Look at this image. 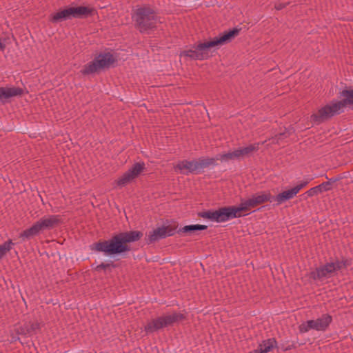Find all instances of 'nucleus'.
<instances>
[{"instance_id": "nucleus-18", "label": "nucleus", "mask_w": 353, "mask_h": 353, "mask_svg": "<svg viewBox=\"0 0 353 353\" xmlns=\"http://www.w3.org/2000/svg\"><path fill=\"white\" fill-rule=\"evenodd\" d=\"M208 226L205 225H200V224H194V225H185L183 228H181L178 230V234H187L189 235L194 234L198 231H202L207 230Z\"/></svg>"}, {"instance_id": "nucleus-20", "label": "nucleus", "mask_w": 353, "mask_h": 353, "mask_svg": "<svg viewBox=\"0 0 353 353\" xmlns=\"http://www.w3.org/2000/svg\"><path fill=\"white\" fill-rule=\"evenodd\" d=\"M315 321L318 331H325L332 321V316L329 314H324Z\"/></svg>"}, {"instance_id": "nucleus-7", "label": "nucleus", "mask_w": 353, "mask_h": 353, "mask_svg": "<svg viewBox=\"0 0 353 353\" xmlns=\"http://www.w3.org/2000/svg\"><path fill=\"white\" fill-rule=\"evenodd\" d=\"M185 319L186 316L185 314L174 312L171 314L163 315L152 319L145 325L144 331L146 334H152Z\"/></svg>"}, {"instance_id": "nucleus-6", "label": "nucleus", "mask_w": 353, "mask_h": 353, "mask_svg": "<svg viewBox=\"0 0 353 353\" xmlns=\"http://www.w3.org/2000/svg\"><path fill=\"white\" fill-rule=\"evenodd\" d=\"M96 12V10L90 6L66 7L63 10L51 14L50 21L52 23H57L72 18L86 19L93 16Z\"/></svg>"}, {"instance_id": "nucleus-8", "label": "nucleus", "mask_w": 353, "mask_h": 353, "mask_svg": "<svg viewBox=\"0 0 353 353\" xmlns=\"http://www.w3.org/2000/svg\"><path fill=\"white\" fill-rule=\"evenodd\" d=\"M117 61V59L110 52H101L92 61L85 64L81 72L83 75H88L101 70L108 69Z\"/></svg>"}, {"instance_id": "nucleus-19", "label": "nucleus", "mask_w": 353, "mask_h": 353, "mask_svg": "<svg viewBox=\"0 0 353 353\" xmlns=\"http://www.w3.org/2000/svg\"><path fill=\"white\" fill-rule=\"evenodd\" d=\"M332 190V188H330V184L326 182H323L314 188H310L307 192H305V195H306L305 199L307 197H312L319 194H321L323 192H327Z\"/></svg>"}, {"instance_id": "nucleus-12", "label": "nucleus", "mask_w": 353, "mask_h": 353, "mask_svg": "<svg viewBox=\"0 0 353 353\" xmlns=\"http://www.w3.org/2000/svg\"><path fill=\"white\" fill-rule=\"evenodd\" d=\"M40 330L41 324L38 321L26 322L23 325L19 326L14 330L17 335H23L25 336H31L33 334H37Z\"/></svg>"}, {"instance_id": "nucleus-29", "label": "nucleus", "mask_w": 353, "mask_h": 353, "mask_svg": "<svg viewBox=\"0 0 353 353\" xmlns=\"http://www.w3.org/2000/svg\"><path fill=\"white\" fill-rule=\"evenodd\" d=\"M325 178H326L327 179H328V181H325V182H326L327 183L330 184V188H332V184H333V183H336V182H338V181H341V179H343V176H340V175H338V176H335V177H332V178H330V179H329L326 174H325Z\"/></svg>"}, {"instance_id": "nucleus-24", "label": "nucleus", "mask_w": 353, "mask_h": 353, "mask_svg": "<svg viewBox=\"0 0 353 353\" xmlns=\"http://www.w3.org/2000/svg\"><path fill=\"white\" fill-rule=\"evenodd\" d=\"M259 143L250 144L248 146L244 148H240L236 150L239 159L250 155L252 152L257 151L259 150Z\"/></svg>"}, {"instance_id": "nucleus-23", "label": "nucleus", "mask_w": 353, "mask_h": 353, "mask_svg": "<svg viewBox=\"0 0 353 353\" xmlns=\"http://www.w3.org/2000/svg\"><path fill=\"white\" fill-rule=\"evenodd\" d=\"M261 348L263 353H268L273 350V348H279L277 342L274 338L263 340L259 345Z\"/></svg>"}, {"instance_id": "nucleus-17", "label": "nucleus", "mask_w": 353, "mask_h": 353, "mask_svg": "<svg viewBox=\"0 0 353 353\" xmlns=\"http://www.w3.org/2000/svg\"><path fill=\"white\" fill-rule=\"evenodd\" d=\"M297 194L294 190V188H291L290 190L283 191L279 194H278L276 196H272V201H276V205H280L283 202H285L291 199H292L294 196H296Z\"/></svg>"}, {"instance_id": "nucleus-27", "label": "nucleus", "mask_w": 353, "mask_h": 353, "mask_svg": "<svg viewBox=\"0 0 353 353\" xmlns=\"http://www.w3.org/2000/svg\"><path fill=\"white\" fill-rule=\"evenodd\" d=\"M336 271L341 270L342 268H346L350 266L352 263L350 259L343 258L341 261L336 260L333 262Z\"/></svg>"}, {"instance_id": "nucleus-34", "label": "nucleus", "mask_w": 353, "mask_h": 353, "mask_svg": "<svg viewBox=\"0 0 353 353\" xmlns=\"http://www.w3.org/2000/svg\"><path fill=\"white\" fill-rule=\"evenodd\" d=\"M296 344L294 342H292L290 344H288L287 346H286V348L287 349V351L288 350H290L291 349H294L296 348Z\"/></svg>"}, {"instance_id": "nucleus-35", "label": "nucleus", "mask_w": 353, "mask_h": 353, "mask_svg": "<svg viewBox=\"0 0 353 353\" xmlns=\"http://www.w3.org/2000/svg\"><path fill=\"white\" fill-rule=\"evenodd\" d=\"M11 338H12L11 343H14V342H16L17 341H19L20 340V338L19 337V335H17V336L12 335Z\"/></svg>"}, {"instance_id": "nucleus-33", "label": "nucleus", "mask_w": 353, "mask_h": 353, "mask_svg": "<svg viewBox=\"0 0 353 353\" xmlns=\"http://www.w3.org/2000/svg\"><path fill=\"white\" fill-rule=\"evenodd\" d=\"M308 325L311 329L315 330L318 331V328L316 327V321L315 320H308Z\"/></svg>"}, {"instance_id": "nucleus-26", "label": "nucleus", "mask_w": 353, "mask_h": 353, "mask_svg": "<svg viewBox=\"0 0 353 353\" xmlns=\"http://www.w3.org/2000/svg\"><path fill=\"white\" fill-rule=\"evenodd\" d=\"M14 243L11 239L8 240L3 244L0 245V260L6 255V254L12 249V245Z\"/></svg>"}, {"instance_id": "nucleus-3", "label": "nucleus", "mask_w": 353, "mask_h": 353, "mask_svg": "<svg viewBox=\"0 0 353 353\" xmlns=\"http://www.w3.org/2000/svg\"><path fill=\"white\" fill-rule=\"evenodd\" d=\"M241 30V28L237 27L225 30L210 41L199 42L194 44L192 49L181 51L179 55L189 57L192 60H207L212 56L209 52L212 48L231 42L239 35Z\"/></svg>"}, {"instance_id": "nucleus-39", "label": "nucleus", "mask_w": 353, "mask_h": 353, "mask_svg": "<svg viewBox=\"0 0 353 353\" xmlns=\"http://www.w3.org/2000/svg\"><path fill=\"white\" fill-rule=\"evenodd\" d=\"M283 135H284V133H281V134H279V136H280V137H281V136H283Z\"/></svg>"}, {"instance_id": "nucleus-31", "label": "nucleus", "mask_w": 353, "mask_h": 353, "mask_svg": "<svg viewBox=\"0 0 353 353\" xmlns=\"http://www.w3.org/2000/svg\"><path fill=\"white\" fill-rule=\"evenodd\" d=\"M309 181H303L299 184L294 186L293 188L296 192V194L299 193V192L303 188H305L307 184Z\"/></svg>"}, {"instance_id": "nucleus-16", "label": "nucleus", "mask_w": 353, "mask_h": 353, "mask_svg": "<svg viewBox=\"0 0 353 353\" xmlns=\"http://www.w3.org/2000/svg\"><path fill=\"white\" fill-rule=\"evenodd\" d=\"M166 238L165 229L162 228L161 226L149 232L147 237H145V243L148 245L152 244L156 241Z\"/></svg>"}, {"instance_id": "nucleus-11", "label": "nucleus", "mask_w": 353, "mask_h": 353, "mask_svg": "<svg viewBox=\"0 0 353 353\" xmlns=\"http://www.w3.org/2000/svg\"><path fill=\"white\" fill-rule=\"evenodd\" d=\"M40 232L43 230H52L63 223V219L61 215H49L41 218L37 222Z\"/></svg>"}, {"instance_id": "nucleus-14", "label": "nucleus", "mask_w": 353, "mask_h": 353, "mask_svg": "<svg viewBox=\"0 0 353 353\" xmlns=\"http://www.w3.org/2000/svg\"><path fill=\"white\" fill-rule=\"evenodd\" d=\"M24 90L19 87H0V101L3 103L8 102V99L14 97H21Z\"/></svg>"}, {"instance_id": "nucleus-1", "label": "nucleus", "mask_w": 353, "mask_h": 353, "mask_svg": "<svg viewBox=\"0 0 353 353\" xmlns=\"http://www.w3.org/2000/svg\"><path fill=\"white\" fill-rule=\"evenodd\" d=\"M268 201L272 202L270 192H261L259 194L253 195L252 198L242 201L238 206H224L215 210H208L199 212L197 216L216 223L225 222L234 218L241 217L245 215L243 212Z\"/></svg>"}, {"instance_id": "nucleus-28", "label": "nucleus", "mask_w": 353, "mask_h": 353, "mask_svg": "<svg viewBox=\"0 0 353 353\" xmlns=\"http://www.w3.org/2000/svg\"><path fill=\"white\" fill-rule=\"evenodd\" d=\"M118 264L114 263V261H110L108 263H101V264L97 265L94 270L97 272H100L101 270H105L107 268L111 267L112 268H118Z\"/></svg>"}, {"instance_id": "nucleus-15", "label": "nucleus", "mask_w": 353, "mask_h": 353, "mask_svg": "<svg viewBox=\"0 0 353 353\" xmlns=\"http://www.w3.org/2000/svg\"><path fill=\"white\" fill-rule=\"evenodd\" d=\"M195 159L192 161L182 160L179 161L176 165L174 166L175 170H179L181 172L188 174L189 173L196 174V171L194 170Z\"/></svg>"}, {"instance_id": "nucleus-4", "label": "nucleus", "mask_w": 353, "mask_h": 353, "mask_svg": "<svg viewBox=\"0 0 353 353\" xmlns=\"http://www.w3.org/2000/svg\"><path fill=\"white\" fill-rule=\"evenodd\" d=\"M341 101H335L331 104H327L310 117L311 121L319 125L343 112V108L347 105H353V90L345 88L339 92Z\"/></svg>"}, {"instance_id": "nucleus-13", "label": "nucleus", "mask_w": 353, "mask_h": 353, "mask_svg": "<svg viewBox=\"0 0 353 353\" xmlns=\"http://www.w3.org/2000/svg\"><path fill=\"white\" fill-rule=\"evenodd\" d=\"M216 161H218L216 156L213 157H201L198 159H195V166L194 167V170L196 171V174H200L203 172L205 168H208L210 166L217 165L218 164Z\"/></svg>"}, {"instance_id": "nucleus-5", "label": "nucleus", "mask_w": 353, "mask_h": 353, "mask_svg": "<svg viewBox=\"0 0 353 353\" xmlns=\"http://www.w3.org/2000/svg\"><path fill=\"white\" fill-rule=\"evenodd\" d=\"M132 18L134 21L135 28L141 33L148 32L157 28V12L149 4L138 7Z\"/></svg>"}, {"instance_id": "nucleus-25", "label": "nucleus", "mask_w": 353, "mask_h": 353, "mask_svg": "<svg viewBox=\"0 0 353 353\" xmlns=\"http://www.w3.org/2000/svg\"><path fill=\"white\" fill-rule=\"evenodd\" d=\"M218 160L221 161H228L230 159H239L236 150L233 152H229L224 154H218L216 155Z\"/></svg>"}, {"instance_id": "nucleus-38", "label": "nucleus", "mask_w": 353, "mask_h": 353, "mask_svg": "<svg viewBox=\"0 0 353 353\" xmlns=\"http://www.w3.org/2000/svg\"><path fill=\"white\" fill-rule=\"evenodd\" d=\"M286 346H287V345H285V344H283H283H281L280 348H281L282 350H283V351H287V349H285V348H286Z\"/></svg>"}, {"instance_id": "nucleus-10", "label": "nucleus", "mask_w": 353, "mask_h": 353, "mask_svg": "<svg viewBox=\"0 0 353 353\" xmlns=\"http://www.w3.org/2000/svg\"><path fill=\"white\" fill-rule=\"evenodd\" d=\"M336 270L333 262L326 263L309 273L310 279L314 281H323L324 279L332 276Z\"/></svg>"}, {"instance_id": "nucleus-30", "label": "nucleus", "mask_w": 353, "mask_h": 353, "mask_svg": "<svg viewBox=\"0 0 353 353\" xmlns=\"http://www.w3.org/2000/svg\"><path fill=\"white\" fill-rule=\"evenodd\" d=\"M308 325V322L307 321H305L303 323H302L299 326V332L300 333H305V332H308L310 330V327Z\"/></svg>"}, {"instance_id": "nucleus-2", "label": "nucleus", "mask_w": 353, "mask_h": 353, "mask_svg": "<svg viewBox=\"0 0 353 353\" xmlns=\"http://www.w3.org/2000/svg\"><path fill=\"white\" fill-rule=\"evenodd\" d=\"M143 236L139 230H130L114 233L110 239L99 240L90 245V250L102 252L110 258L125 257L132 248L131 243L139 241Z\"/></svg>"}, {"instance_id": "nucleus-22", "label": "nucleus", "mask_w": 353, "mask_h": 353, "mask_svg": "<svg viewBox=\"0 0 353 353\" xmlns=\"http://www.w3.org/2000/svg\"><path fill=\"white\" fill-rule=\"evenodd\" d=\"M161 228L165 229L166 237L173 236L176 233L178 234V223L174 221L167 220L165 224L163 225Z\"/></svg>"}, {"instance_id": "nucleus-32", "label": "nucleus", "mask_w": 353, "mask_h": 353, "mask_svg": "<svg viewBox=\"0 0 353 353\" xmlns=\"http://www.w3.org/2000/svg\"><path fill=\"white\" fill-rule=\"evenodd\" d=\"M290 3L288 1V2H286V3H280V2H278V3H276L275 5H274V8L276 10H281L282 9L286 8Z\"/></svg>"}, {"instance_id": "nucleus-37", "label": "nucleus", "mask_w": 353, "mask_h": 353, "mask_svg": "<svg viewBox=\"0 0 353 353\" xmlns=\"http://www.w3.org/2000/svg\"><path fill=\"white\" fill-rule=\"evenodd\" d=\"M6 48V45L2 43L1 39H0V50L3 51Z\"/></svg>"}, {"instance_id": "nucleus-9", "label": "nucleus", "mask_w": 353, "mask_h": 353, "mask_svg": "<svg viewBox=\"0 0 353 353\" xmlns=\"http://www.w3.org/2000/svg\"><path fill=\"white\" fill-rule=\"evenodd\" d=\"M145 169L144 162L135 163L130 169H128L117 181L119 186H124L139 176V174Z\"/></svg>"}, {"instance_id": "nucleus-21", "label": "nucleus", "mask_w": 353, "mask_h": 353, "mask_svg": "<svg viewBox=\"0 0 353 353\" xmlns=\"http://www.w3.org/2000/svg\"><path fill=\"white\" fill-rule=\"evenodd\" d=\"M39 234V229L35 222L30 228L24 230L21 233H20L19 237L23 239H30Z\"/></svg>"}, {"instance_id": "nucleus-36", "label": "nucleus", "mask_w": 353, "mask_h": 353, "mask_svg": "<svg viewBox=\"0 0 353 353\" xmlns=\"http://www.w3.org/2000/svg\"><path fill=\"white\" fill-rule=\"evenodd\" d=\"M249 353H263L261 348L259 346L257 349L250 351Z\"/></svg>"}]
</instances>
